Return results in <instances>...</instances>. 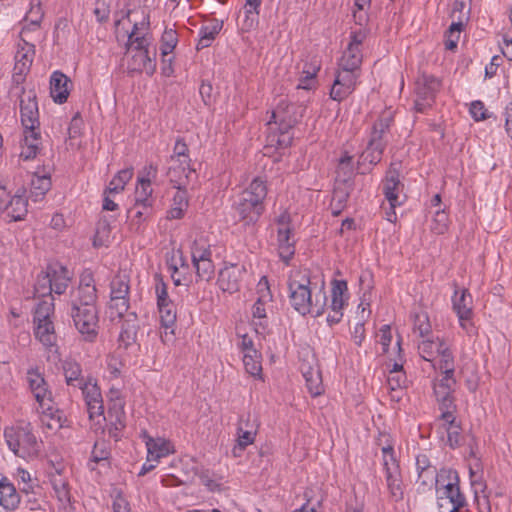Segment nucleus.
Masks as SVG:
<instances>
[{
    "instance_id": "nucleus-8",
    "label": "nucleus",
    "mask_w": 512,
    "mask_h": 512,
    "mask_svg": "<svg viewBox=\"0 0 512 512\" xmlns=\"http://www.w3.org/2000/svg\"><path fill=\"white\" fill-rule=\"evenodd\" d=\"M130 278L126 272L116 274L110 283V309L122 317L129 309Z\"/></svg>"
},
{
    "instance_id": "nucleus-54",
    "label": "nucleus",
    "mask_w": 512,
    "mask_h": 512,
    "mask_svg": "<svg viewBox=\"0 0 512 512\" xmlns=\"http://www.w3.org/2000/svg\"><path fill=\"white\" fill-rule=\"evenodd\" d=\"M54 313V303L52 297H46L36 307L34 313V322L51 320L50 316Z\"/></svg>"
},
{
    "instance_id": "nucleus-19",
    "label": "nucleus",
    "mask_w": 512,
    "mask_h": 512,
    "mask_svg": "<svg viewBox=\"0 0 512 512\" xmlns=\"http://www.w3.org/2000/svg\"><path fill=\"white\" fill-rule=\"evenodd\" d=\"M166 174L174 188H187L190 182L196 178V172L191 168L190 163H169Z\"/></svg>"
},
{
    "instance_id": "nucleus-64",
    "label": "nucleus",
    "mask_w": 512,
    "mask_h": 512,
    "mask_svg": "<svg viewBox=\"0 0 512 512\" xmlns=\"http://www.w3.org/2000/svg\"><path fill=\"white\" fill-rule=\"evenodd\" d=\"M110 225L105 219H101L96 227V233L94 237V245H102L109 238Z\"/></svg>"
},
{
    "instance_id": "nucleus-57",
    "label": "nucleus",
    "mask_w": 512,
    "mask_h": 512,
    "mask_svg": "<svg viewBox=\"0 0 512 512\" xmlns=\"http://www.w3.org/2000/svg\"><path fill=\"white\" fill-rule=\"evenodd\" d=\"M449 217L444 210L438 209L431 223V230L437 235H442L448 230Z\"/></svg>"
},
{
    "instance_id": "nucleus-35",
    "label": "nucleus",
    "mask_w": 512,
    "mask_h": 512,
    "mask_svg": "<svg viewBox=\"0 0 512 512\" xmlns=\"http://www.w3.org/2000/svg\"><path fill=\"white\" fill-rule=\"evenodd\" d=\"M301 372L309 393L314 397L321 395L324 389L319 369L313 366L302 365Z\"/></svg>"
},
{
    "instance_id": "nucleus-11",
    "label": "nucleus",
    "mask_w": 512,
    "mask_h": 512,
    "mask_svg": "<svg viewBox=\"0 0 512 512\" xmlns=\"http://www.w3.org/2000/svg\"><path fill=\"white\" fill-rule=\"evenodd\" d=\"M361 71L339 67L330 90L331 99L341 102L353 93Z\"/></svg>"
},
{
    "instance_id": "nucleus-4",
    "label": "nucleus",
    "mask_w": 512,
    "mask_h": 512,
    "mask_svg": "<svg viewBox=\"0 0 512 512\" xmlns=\"http://www.w3.org/2000/svg\"><path fill=\"white\" fill-rule=\"evenodd\" d=\"M437 506L440 512H452L466 500L454 470H441L436 478Z\"/></svg>"
},
{
    "instance_id": "nucleus-58",
    "label": "nucleus",
    "mask_w": 512,
    "mask_h": 512,
    "mask_svg": "<svg viewBox=\"0 0 512 512\" xmlns=\"http://www.w3.org/2000/svg\"><path fill=\"white\" fill-rule=\"evenodd\" d=\"M43 18V11L40 0H31L30 9L25 16V21L29 22L33 28H38Z\"/></svg>"
},
{
    "instance_id": "nucleus-15",
    "label": "nucleus",
    "mask_w": 512,
    "mask_h": 512,
    "mask_svg": "<svg viewBox=\"0 0 512 512\" xmlns=\"http://www.w3.org/2000/svg\"><path fill=\"white\" fill-rule=\"evenodd\" d=\"M403 190L404 185L400 181L399 172L395 168V165L392 164L386 173V177L382 185L383 194L392 208L401 206L404 203L406 196L403 193Z\"/></svg>"
},
{
    "instance_id": "nucleus-7",
    "label": "nucleus",
    "mask_w": 512,
    "mask_h": 512,
    "mask_svg": "<svg viewBox=\"0 0 512 512\" xmlns=\"http://www.w3.org/2000/svg\"><path fill=\"white\" fill-rule=\"evenodd\" d=\"M418 353L419 355L428 362L433 363V361L438 357V363L433 364V367L436 368H446L449 369L452 366V363L455 362L454 355L451 351L450 344L444 338L436 337L429 338L425 337L418 343Z\"/></svg>"
},
{
    "instance_id": "nucleus-25",
    "label": "nucleus",
    "mask_w": 512,
    "mask_h": 512,
    "mask_svg": "<svg viewBox=\"0 0 512 512\" xmlns=\"http://www.w3.org/2000/svg\"><path fill=\"white\" fill-rule=\"evenodd\" d=\"M70 79L60 71H54L50 77V94L54 102L63 104L67 101Z\"/></svg>"
},
{
    "instance_id": "nucleus-6",
    "label": "nucleus",
    "mask_w": 512,
    "mask_h": 512,
    "mask_svg": "<svg viewBox=\"0 0 512 512\" xmlns=\"http://www.w3.org/2000/svg\"><path fill=\"white\" fill-rule=\"evenodd\" d=\"M5 441L9 449L23 459L35 458L40 445L32 433L30 424L7 427L4 430Z\"/></svg>"
},
{
    "instance_id": "nucleus-33",
    "label": "nucleus",
    "mask_w": 512,
    "mask_h": 512,
    "mask_svg": "<svg viewBox=\"0 0 512 512\" xmlns=\"http://www.w3.org/2000/svg\"><path fill=\"white\" fill-rule=\"evenodd\" d=\"M258 432V425H251L249 429H244V422L240 421L237 428V443L233 447L234 456H240L245 448L254 443Z\"/></svg>"
},
{
    "instance_id": "nucleus-22",
    "label": "nucleus",
    "mask_w": 512,
    "mask_h": 512,
    "mask_svg": "<svg viewBox=\"0 0 512 512\" xmlns=\"http://www.w3.org/2000/svg\"><path fill=\"white\" fill-rule=\"evenodd\" d=\"M142 438L147 448L149 460L159 462L161 458L173 453L171 443L164 438H153L147 432H143Z\"/></svg>"
},
{
    "instance_id": "nucleus-49",
    "label": "nucleus",
    "mask_w": 512,
    "mask_h": 512,
    "mask_svg": "<svg viewBox=\"0 0 512 512\" xmlns=\"http://www.w3.org/2000/svg\"><path fill=\"white\" fill-rule=\"evenodd\" d=\"M138 185L135 191V203L138 205H145L146 207L153 205L152 193L153 189L148 180H138Z\"/></svg>"
},
{
    "instance_id": "nucleus-51",
    "label": "nucleus",
    "mask_w": 512,
    "mask_h": 512,
    "mask_svg": "<svg viewBox=\"0 0 512 512\" xmlns=\"http://www.w3.org/2000/svg\"><path fill=\"white\" fill-rule=\"evenodd\" d=\"M268 301L257 299L252 307L253 323L256 326V332H259V328L262 330L266 329L267 326V315H266V304Z\"/></svg>"
},
{
    "instance_id": "nucleus-26",
    "label": "nucleus",
    "mask_w": 512,
    "mask_h": 512,
    "mask_svg": "<svg viewBox=\"0 0 512 512\" xmlns=\"http://www.w3.org/2000/svg\"><path fill=\"white\" fill-rule=\"evenodd\" d=\"M40 143V128L24 129L22 151L20 153V157L26 161L34 159L40 149Z\"/></svg>"
},
{
    "instance_id": "nucleus-60",
    "label": "nucleus",
    "mask_w": 512,
    "mask_h": 512,
    "mask_svg": "<svg viewBox=\"0 0 512 512\" xmlns=\"http://www.w3.org/2000/svg\"><path fill=\"white\" fill-rule=\"evenodd\" d=\"M129 217H131L132 222L136 223L138 226L145 221L152 214V206L146 207L145 205L134 204V206L128 211Z\"/></svg>"
},
{
    "instance_id": "nucleus-24",
    "label": "nucleus",
    "mask_w": 512,
    "mask_h": 512,
    "mask_svg": "<svg viewBox=\"0 0 512 512\" xmlns=\"http://www.w3.org/2000/svg\"><path fill=\"white\" fill-rule=\"evenodd\" d=\"M261 4L262 0H246L243 15L238 21V27L242 32H249L257 26Z\"/></svg>"
},
{
    "instance_id": "nucleus-46",
    "label": "nucleus",
    "mask_w": 512,
    "mask_h": 512,
    "mask_svg": "<svg viewBox=\"0 0 512 512\" xmlns=\"http://www.w3.org/2000/svg\"><path fill=\"white\" fill-rule=\"evenodd\" d=\"M211 255V244L205 237L200 236L193 241L191 245L192 262L211 258Z\"/></svg>"
},
{
    "instance_id": "nucleus-28",
    "label": "nucleus",
    "mask_w": 512,
    "mask_h": 512,
    "mask_svg": "<svg viewBox=\"0 0 512 512\" xmlns=\"http://www.w3.org/2000/svg\"><path fill=\"white\" fill-rule=\"evenodd\" d=\"M50 483L60 505L62 507L69 505L72 495L68 478L61 472L55 471L50 475Z\"/></svg>"
},
{
    "instance_id": "nucleus-56",
    "label": "nucleus",
    "mask_w": 512,
    "mask_h": 512,
    "mask_svg": "<svg viewBox=\"0 0 512 512\" xmlns=\"http://www.w3.org/2000/svg\"><path fill=\"white\" fill-rule=\"evenodd\" d=\"M196 269L197 277L200 280H210L214 275V264L211 258L199 260V262H192Z\"/></svg>"
},
{
    "instance_id": "nucleus-17",
    "label": "nucleus",
    "mask_w": 512,
    "mask_h": 512,
    "mask_svg": "<svg viewBox=\"0 0 512 512\" xmlns=\"http://www.w3.org/2000/svg\"><path fill=\"white\" fill-rule=\"evenodd\" d=\"M246 272L243 265H225L219 272L218 285L224 292L234 293L239 290L240 283Z\"/></svg>"
},
{
    "instance_id": "nucleus-45",
    "label": "nucleus",
    "mask_w": 512,
    "mask_h": 512,
    "mask_svg": "<svg viewBox=\"0 0 512 512\" xmlns=\"http://www.w3.org/2000/svg\"><path fill=\"white\" fill-rule=\"evenodd\" d=\"M416 466L419 477L427 476V480L423 479V485L432 484L434 481L436 482V478L439 476V473H437L436 468L430 465V461L425 454L417 456Z\"/></svg>"
},
{
    "instance_id": "nucleus-37",
    "label": "nucleus",
    "mask_w": 512,
    "mask_h": 512,
    "mask_svg": "<svg viewBox=\"0 0 512 512\" xmlns=\"http://www.w3.org/2000/svg\"><path fill=\"white\" fill-rule=\"evenodd\" d=\"M27 206L28 202L23 196L15 195L9 201L6 200L5 208L2 212H5L11 221H20L24 219L28 212Z\"/></svg>"
},
{
    "instance_id": "nucleus-36",
    "label": "nucleus",
    "mask_w": 512,
    "mask_h": 512,
    "mask_svg": "<svg viewBox=\"0 0 512 512\" xmlns=\"http://www.w3.org/2000/svg\"><path fill=\"white\" fill-rule=\"evenodd\" d=\"M222 28L223 21L218 19H212L207 25L201 27L196 49L201 50L211 46L215 37L220 33Z\"/></svg>"
},
{
    "instance_id": "nucleus-31",
    "label": "nucleus",
    "mask_w": 512,
    "mask_h": 512,
    "mask_svg": "<svg viewBox=\"0 0 512 512\" xmlns=\"http://www.w3.org/2000/svg\"><path fill=\"white\" fill-rule=\"evenodd\" d=\"M0 502L6 509L14 511L20 503V496L14 485L4 476L0 475Z\"/></svg>"
},
{
    "instance_id": "nucleus-23",
    "label": "nucleus",
    "mask_w": 512,
    "mask_h": 512,
    "mask_svg": "<svg viewBox=\"0 0 512 512\" xmlns=\"http://www.w3.org/2000/svg\"><path fill=\"white\" fill-rule=\"evenodd\" d=\"M34 56V45L22 39L18 43V49L15 54V74L23 75L24 73H26L31 67Z\"/></svg>"
},
{
    "instance_id": "nucleus-55",
    "label": "nucleus",
    "mask_w": 512,
    "mask_h": 512,
    "mask_svg": "<svg viewBox=\"0 0 512 512\" xmlns=\"http://www.w3.org/2000/svg\"><path fill=\"white\" fill-rule=\"evenodd\" d=\"M243 364L246 372L251 376L257 377L261 375L262 366L258 352H255V355L253 353L243 354Z\"/></svg>"
},
{
    "instance_id": "nucleus-10",
    "label": "nucleus",
    "mask_w": 512,
    "mask_h": 512,
    "mask_svg": "<svg viewBox=\"0 0 512 512\" xmlns=\"http://www.w3.org/2000/svg\"><path fill=\"white\" fill-rule=\"evenodd\" d=\"M366 38L367 32L364 28L351 32L350 41L339 60V67L361 71L363 60L362 45Z\"/></svg>"
},
{
    "instance_id": "nucleus-13",
    "label": "nucleus",
    "mask_w": 512,
    "mask_h": 512,
    "mask_svg": "<svg viewBox=\"0 0 512 512\" xmlns=\"http://www.w3.org/2000/svg\"><path fill=\"white\" fill-rule=\"evenodd\" d=\"M347 282L344 280H334L331 289V304L327 315V322L330 326L338 324L343 318V310L347 305Z\"/></svg>"
},
{
    "instance_id": "nucleus-52",
    "label": "nucleus",
    "mask_w": 512,
    "mask_h": 512,
    "mask_svg": "<svg viewBox=\"0 0 512 512\" xmlns=\"http://www.w3.org/2000/svg\"><path fill=\"white\" fill-rule=\"evenodd\" d=\"M384 148L377 146L375 143H368L366 149L362 152L359 158V164L363 165L368 163L370 165H376L381 161Z\"/></svg>"
},
{
    "instance_id": "nucleus-12",
    "label": "nucleus",
    "mask_w": 512,
    "mask_h": 512,
    "mask_svg": "<svg viewBox=\"0 0 512 512\" xmlns=\"http://www.w3.org/2000/svg\"><path fill=\"white\" fill-rule=\"evenodd\" d=\"M277 223L278 253L280 258L288 264L295 254V239L289 225V215L282 214Z\"/></svg>"
},
{
    "instance_id": "nucleus-14",
    "label": "nucleus",
    "mask_w": 512,
    "mask_h": 512,
    "mask_svg": "<svg viewBox=\"0 0 512 512\" xmlns=\"http://www.w3.org/2000/svg\"><path fill=\"white\" fill-rule=\"evenodd\" d=\"M440 88V81L432 75L423 74L416 82L415 109L423 112L433 102L437 91Z\"/></svg>"
},
{
    "instance_id": "nucleus-30",
    "label": "nucleus",
    "mask_w": 512,
    "mask_h": 512,
    "mask_svg": "<svg viewBox=\"0 0 512 512\" xmlns=\"http://www.w3.org/2000/svg\"><path fill=\"white\" fill-rule=\"evenodd\" d=\"M63 374L68 386L79 388L89 379L82 374L81 365L72 359H66L62 364Z\"/></svg>"
},
{
    "instance_id": "nucleus-34",
    "label": "nucleus",
    "mask_w": 512,
    "mask_h": 512,
    "mask_svg": "<svg viewBox=\"0 0 512 512\" xmlns=\"http://www.w3.org/2000/svg\"><path fill=\"white\" fill-rule=\"evenodd\" d=\"M386 485L392 500L398 502L403 499V487L400 467L392 465L385 473Z\"/></svg>"
},
{
    "instance_id": "nucleus-1",
    "label": "nucleus",
    "mask_w": 512,
    "mask_h": 512,
    "mask_svg": "<svg viewBox=\"0 0 512 512\" xmlns=\"http://www.w3.org/2000/svg\"><path fill=\"white\" fill-rule=\"evenodd\" d=\"M311 281L306 271L292 270L288 278L289 301L301 315L310 314L319 317L324 313L327 296L322 284L315 292L310 287Z\"/></svg>"
},
{
    "instance_id": "nucleus-39",
    "label": "nucleus",
    "mask_w": 512,
    "mask_h": 512,
    "mask_svg": "<svg viewBox=\"0 0 512 512\" xmlns=\"http://www.w3.org/2000/svg\"><path fill=\"white\" fill-rule=\"evenodd\" d=\"M72 300H97L94 279L90 273L81 276L79 286L72 295Z\"/></svg>"
},
{
    "instance_id": "nucleus-29",
    "label": "nucleus",
    "mask_w": 512,
    "mask_h": 512,
    "mask_svg": "<svg viewBox=\"0 0 512 512\" xmlns=\"http://www.w3.org/2000/svg\"><path fill=\"white\" fill-rule=\"evenodd\" d=\"M103 420L111 426L110 435L118 437V433L125 427V411L121 401L114 402L108 409L107 415H102Z\"/></svg>"
},
{
    "instance_id": "nucleus-48",
    "label": "nucleus",
    "mask_w": 512,
    "mask_h": 512,
    "mask_svg": "<svg viewBox=\"0 0 512 512\" xmlns=\"http://www.w3.org/2000/svg\"><path fill=\"white\" fill-rule=\"evenodd\" d=\"M133 176V169L126 168L117 173L110 181L106 189V193H119L124 190L125 185L131 180Z\"/></svg>"
},
{
    "instance_id": "nucleus-43",
    "label": "nucleus",
    "mask_w": 512,
    "mask_h": 512,
    "mask_svg": "<svg viewBox=\"0 0 512 512\" xmlns=\"http://www.w3.org/2000/svg\"><path fill=\"white\" fill-rule=\"evenodd\" d=\"M178 44V34L176 30L172 28H166L161 36V55L163 57V62H169L171 64L173 58L170 57L166 59L168 55H170Z\"/></svg>"
},
{
    "instance_id": "nucleus-62",
    "label": "nucleus",
    "mask_w": 512,
    "mask_h": 512,
    "mask_svg": "<svg viewBox=\"0 0 512 512\" xmlns=\"http://www.w3.org/2000/svg\"><path fill=\"white\" fill-rule=\"evenodd\" d=\"M463 24L461 22L452 23L447 32V39L445 41V47L448 50H454L457 47L460 39V32Z\"/></svg>"
},
{
    "instance_id": "nucleus-53",
    "label": "nucleus",
    "mask_w": 512,
    "mask_h": 512,
    "mask_svg": "<svg viewBox=\"0 0 512 512\" xmlns=\"http://www.w3.org/2000/svg\"><path fill=\"white\" fill-rule=\"evenodd\" d=\"M168 162H181L182 164H188L191 162L188 146L182 138H178L176 140L173 147V153L169 157Z\"/></svg>"
},
{
    "instance_id": "nucleus-47",
    "label": "nucleus",
    "mask_w": 512,
    "mask_h": 512,
    "mask_svg": "<svg viewBox=\"0 0 512 512\" xmlns=\"http://www.w3.org/2000/svg\"><path fill=\"white\" fill-rule=\"evenodd\" d=\"M413 333L421 338L428 337L432 332V326L428 314L424 311L416 312L412 315Z\"/></svg>"
},
{
    "instance_id": "nucleus-42",
    "label": "nucleus",
    "mask_w": 512,
    "mask_h": 512,
    "mask_svg": "<svg viewBox=\"0 0 512 512\" xmlns=\"http://www.w3.org/2000/svg\"><path fill=\"white\" fill-rule=\"evenodd\" d=\"M30 198L34 202L41 201L51 188V179L48 175L34 173L30 183Z\"/></svg>"
},
{
    "instance_id": "nucleus-38",
    "label": "nucleus",
    "mask_w": 512,
    "mask_h": 512,
    "mask_svg": "<svg viewBox=\"0 0 512 512\" xmlns=\"http://www.w3.org/2000/svg\"><path fill=\"white\" fill-rule=\"evenodd\" d=\"M391 121V116L384 114L374 123L369 140L370 144L375 143L377 146L385 149L387 143L386 134L390 128Z\"/></svg>"
},
{
    "instance_id": "nucleus-61",
    "label": "nucleus",
    "mask_w": 512,
    "mask_h": 512,
    "mask_svg": "<svg viewBox=\"0 0 512 512\" xmlns=\"http://www.w3.org/2000/svg\"><path fill=\"white\" fill-rule=\"evenodd\" d=\"M112 510L113 512H131V507L128 500L124 497L120 489H113L112 491Z\"/></svg>"
},
{
    "instance_id": "nucleus-59",
    "label": "nucleus",
    "mask_w": 512,
    "mask_h": 512,
    "mask_svg": "<svg viewBox=\"0 0 512 512\" xmlns=\"http://www.w3.org/2000/svg\"><path fill=\"white\" fill-rule=\"evenodd\" d=\"M319 69H320V65L317 61H315L309 65L305 64L304 69H303L304 77H302L300 79L298 88L309 89L310 83L313 82Z\"/></svg>"
},
{
    "instance_id": "nucleus-9",
    "label": "nucleus",
    "mask_w": 512,
    "mask_h": 512,
    "mask_svg": "<svg viewBox=\"0 0 512 512\" xmlns=\"http://www.w3.org/2000/svg\"><path fill=\"white\" fill-rule=\"evenodd\" d=\"M442 372V378L434 383V393L439 403L440 410L454 411L453 392L456 385L454 378L455 362L452 363L451 368H438Z\"/></svg>"
},
{
    "instance_id": "nucleus-5",
    "label": "nucleus",
    "mask_w": 512,
    "mask_h": 512,
    "mask_svg": "<svg viewBox=\"0 0 512 512\" xmlns=\"http://www.w3.org/2000/svg\"><path fill=\"white\" fill-rule=\"evenodd\" d=\"M70 316L75 328L87 342H94L98 335L96 301L71 300Z\"/></svg>"
},
{
    "instance_id": "nucleus-50",
    "label": "nucleus",
    "mask_w": 512,
    "mask_h": 512,
    "mask_svg": "<svg viewBox=\"0 0 512 512\" xmlns=\"http://www.w3.org/2000/svg\"><path fill=\"white\" fill-rule=\"evenodd\" d=\"M48 269L37 276L36 283L34 285L35 297H52L53 286L51 279L49 278Z\"/></svg>"
},
{
    "instance_id": "nucleus-3",
    "label": "nucleus",
    "mask_w": 512,
    "mask_h": 512,
    "mask_svg": "<svg viewBox=\"0 0 512 512\" xmlns=\"http://www.w3.org/2000/svg\"><path fill=\"white\" fill-rule=\"evenodd\" d=\"M266 196V182L260 177L254 178L233 204L239 221L245 225L258 221L264 211V199Z\"/></svg>"
},
{
    "instance_id": "nucleus-40",
    "label": "nucleus",
    "mask_w": 512,
    "mask_h": 512,
    "mask_svg": "<svg viewBox=\"0 0 512 512\" xmlns=\"http://www.w3.org/2000/svg\"><path fill=\"white\" fill-rule=\"evenodd\" d=\"M443 428L447 432L450 447L455 448L460 444V427L455 424L454 411H443L440 416Z\"/></svg>"
},
{
    "instance_id": "nucleus-41",
    "label": "nucleus",
    "mask_w": 512,
    "mask_h": 512,
    "mask_svg": "<svg viewBox=\"0 0 512 512\" xmlns=\"http://www.w3.org/2000/svg\"><path fill=\"white\" fill-rule=\"evenodd\" d=\"M36 338L47 348L54 347L56 344V333L54 324L51 320L34 322Z\"/></svg>"
},
{
    "instance_id": "nucleus-16",
    "label": "nucleus",
    "mask_w": 512,
    "mask_h": 512,
    "mask_svg": "<svg viewBox=\"0 0 512 512\" xmlns=\"http://www.w3.org/2000/svg\"><path fill=\"white\" fill-rule=\"evenodd\" d=\"M27 381L39 407L44 411L50 410L52 394L42 374L37 369H29L27 372Z\"/></svg>"
},
{
    "instance_id": "nucleus-44",
    "label": "nucleus",
    "mask_w": 512,
    "mask_h": 512,
    "mask_svg": "<svg viewBox=\"0 0 512 512\" xmlns=\"http://www.w3.org/2000/svg\"><path fill=\"white\" fill-rule=\"evenodd\" d=\"M453 309L457 316L465 314H473L472 311V298L466 289L455 291L453 299Z\"/></svg>"
},
{
    "instance_id": "nucleus-20",
    "label": "nucleus",
    "mask_w": 512,
    "mask_h": 512,
    "mask_svg": "<svg viewBox=\"0 0 512 512\" xmlns=\"http://www.w3.org/2000/svg\"><path fill=\"white\" fill-rule=\"evenodd\" d=\"M161 327L164 331L161 333L163 343H168L174 339V326L176 322V306L173 302L158 305Z\"/></svg>"
},
{
    "instance_id": "nucleus-32",
    "label": "nucleus",
    "mask_w": 512,
    "mask_h": 512,
    "mask_svg": "<svg viewBox=\"0 0 512 512\" xmlns=\"http://www.w3.org/2000/svg\"><path fill=\"white\" fill-rule=\"evenodd\" d=\"M471 486L474 491V500L480 512H490V504L488 495L486 494L487 486L475 472L470 469Z\"/></svg>"
},
{
    "instance_id": "nucleus-21",
    "label": "nucleus",
    "mask_w": 512,
    "mask_h": 512,
    "mask_svg": "<svg viewBox=\"0 0 512 512\" xmlns=\"http://www.w3.org/2000/svg\"><path fill=\"white\" fill-rule=\"evenodd\" d=\"M21 123L24 129L40 128L38 104L35 95L20 100Z\"/></svg>"
},
{
    "instance_id": "nucleus-2",
    "label": "nucleus",
    "mask_w": 512,
    "mask_h": 512,
    "mask_svg": "<svg viewBox=\"0 0 512 512\" xmlns=\"http://www.w3.org/2000/svg\"><path fill=\"white\" fill-rule=\"evenodd\" d=\"M147 24L134 23L128 35V70L131 72H145L151 76L156 71V47L152 45V36L147 32Z\"/></svg>"
},
{
    "instance_id": "nucleus-18",
    "label": "nucleus",
    "mask_w": 512,
    "mask_h": 512,
    "mask_svg": "<svg viewBox=\"0 0 512 512\" xmlns=\"http://www.w3.org/2000/svg\"><path fill=\"white\" fill-rule=\"evenodd\" d=\"M79 389L82 391L89 418L101 417L104 413V406L101 392L97 384L92 383L90 379L79 387Z\"/></svg>"
},
{
    "instance_id": "nucleus-27",
    "label": "nucleus",
    "mask_w": 512,
    "mask_h": 512,
    "mask_svg": "<svg viewBox=\"0 0 512 512\" xmlns=\"http://www.w3.org/2000/svg\"><path fill=\"white\" fill-rule=\"evenodd\" d=\"M47 269L53 286V292L58 295L63 294L71 281L69 270L60 263H52L47 266Z\"/></svg>"
},
{
    "instance_id": "nucleus-63",
    "label": "nucleus",
    "mask_w": 512,
    "mask_h": 512,
    "mask_svg": "<svg viewBox=\"0 0 512 512\" xmlns=\"http://www.w3.org/2000/svg\"><path fill=\"white\" fill-rule=\"evenodd\" d=\"M110 451L105 441H96L91 453V460L95 463L107 460Z\"/></svg>"
}]
</instances>
